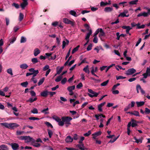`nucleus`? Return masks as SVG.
I'll return each instance as SVG.
<instances>
[{
  "mask_svg": "<svg viewBox=\"0 0 150 150\" xmlns=\"http://www.w3.org/2000/svg\"><path fill=\"white\" fill-rule=\"evenodd\" d=\"M45 124L48 127H50L51 128H53V127L52 124L49 122H45Z\"/></svg>",
  "mask_w": 150,
  "mask_h": 150,
  "instance_id": "44",
  "label": "nucleus"
},
{
  "mask_svg": "<svg viewBox=\"0 0 150 150\" xmlns=\"http://www.w3.org/2000/svg\"><path fill=\"white\" fill-rule=\"evenodd\" d=\"M7 72L11 76L13 75L12 70L11 68H10L7 69Z\"/></svg>",
  "mask_w": 150,
  "mask_h": 150,
  "instance_id": "37",
  "label": "nucleus"
},
{
  "mask_svg": "<svg viewBox=\"0 0 150 150\" xmlns=\"http://www.w3.org/2000/svg\"><path fill=\"white\" fill-rule=\"evenodd\" d=\"M67 81V79L66 78H64L61 81V83L62 84H64Z\"/></svg>",
  "mask_w": 150,
  "mask_h": 150,
  "instance_id": "64",
  "label": "nucleus"
},
{
  "mask_svg": "<svg viewBox=\"0 0 150 150\" xmlns=\"http://www.w3.org/2000/svg\"><path fill=\"white\" fill-rule=\"evenodd\" d=\"M49 108H47L45 109H43L42 110L41 112L45 114H48L49 113Z\"/></svg>",
  "mask_w": 150,
  "mask_h": 150,
  "instance_id": "24",
  "label": "nucleus"
},
{
  "mask_svg": "<svg viewBox=\"0 0 150 150\" xmlns=\"http://www.w3.org/2000/svg\"><path fill=\"white\" fill-rule=\"evenodd\" d=\"M140 23H139L137 24L136 26H137V29H140V28H143L145 27V25H140Z\"/></svg>",
  "mask_w": 150,
  "mask_h": 150,
  "instance_id": "35",
  "label": "nucleus"
},
{
  "mask_svg": "<svg viewBox=\"0 0 150 150\" xmlns=\"http://www.w3.org/2000/svg\"><path fill=\"white\" fill-rule=\"evenodd\" d=\"M128 12V11L127 10H125L123 12L121 13L118 16H121L122 17H128L129 16V14H128L127 15V13Z\"/></svg>",
  "mask_w": 150,
  "mask_h": 150,
  "instance_id": "11",
  "label": "nucleus"
},
{
  "mask_svg": "<svg viewBox=\"0 0 150 150\" xmlns=\"http://www.w3.org/2000/svg\"><path fill=\"white\" fill-rule=\"evenodd\" d=\"M109 82V80H107L106 81H105L103 83H102L100 84V86H105Z\"/></svg>",
  "mask_w": 150,
  "mask_h": 150,
  "instance_id": "42",
  "label": "nucleus"
},
{
  "mask_svg": "<svg viewBox=\"0 0 150 150\" xmlns=\"http://www.w3.org/2000/svg\"><path fill=\"white\" fill-rule=\"evenodd\" d=\"M84 137H81L80 138V140L79 142V144L82 143V142L84 139Z\"/></svg>",
  "mask_w": 150,
  "mask_h": 150,
  "instance_id": "61",
  "label": "nucleus"
},
{
  "mask_svg": "<svg viewBox=\"0 0 150 150\" xmlns=\"http://www.w3.org/2000/svg\"><path fill=\"white\" fill-rule=\"evenodd\" d=\"M101 132L100 131L96 132L92 134L93 138L94 139H96V137L100 135L101 134Z\"/></svg>",
  "mask_w": 150,
  "mask_h": 150,
  "instance_id": "13",
  "label": "nucleus"
},
{
  "mask_svg": "<svg viewBox=\"0 0 150 150\" xmlns=\"http://www.w3.org/2000/svg\"><path fill=\"white\" fill-rule=\"evenodd\" d=\"M64 67H61L60 69H58V68H57V74H59L62 72V71L64 69Z\"/></svg>",
  "mask_w": 150,
  "mask_h": 150,
  "instance_id": "33",
  "label": "nucleus"
},
{
  "mask_svg": "<svg viewBox=\"0 0 150 150\" xmlns=\"http://www.w3.org/2000/svg\"><path fill=\"white\" fill-rule=\"evenodd\" d=\"M47 131L49 137L50 138H51L53 134V132L51 130L48 129H47Z\"/></svg>",
  "mask_w": 150,
  "mask_h": 150,
  "instance_id": "38",
  "label": "nucleus"
},
{
  "mask_svg": "<svg viewBox=\"0 0 150 150\" xmlns=\"http://www.w3.org/2000/svg\"><path fill=\"white\" fill-rule=\"evenodd\" d=\"M105 104V102H104L98 105V110L99 111L101 112L102 111V107Z\"/></svg>",
  "mask_w": 150,
  "mask_h": 150,
  "instance_id": "14",
  "label": "nucleus"
},
{
  "mask_svg": "<svg viewBox=\"0 0 150 150\" xmlns=\"http://www.w3.org/2000/svg\"><path fill=\"white\" fill-rule=\"evenodd\" d=\"M28 84V83L27 81L23 82L21 83V85L23 87H26Z\"/></svg>",
  "mask_w": 150,
  "mask_h": 150,
  "instance_id": "39",
  "label": "nucleus"
},
{
  "mask_svg": "<svg viewBox=\"0 0 150 150\" xmlns=\"http://www.w3.org/2000/svg\"><path fill=\"white\" fill-rule=\"evenodd\" d=\"M113 10V8L110 7H106L104 10L105 12H110L112 11Z\"/></svg>",
  "mask_w": 150,
  "mask_h": 150,
  "instance_id": "27",
  "label": "nucleus"
},
{
  "mask_svg": "<svg viewBox=\"0 0 150 150\" xmlns=\"http://www.w3.org/2000/svg\"><path fill=\"white\" fill-rule=\"evenodd\" d=\"M73 141V138L70 136H68L67 137L65 141L67 143L71 142Z\"/></svg>",
  "mask_w": 150,
  "mask_h": 150,
  "instance_id": "16",
  "label": "nucleus"
},
{
  "mask_svg": "<svg viewBox=\"0 0 150 150\" xmlns=\"http://www.w3.org/2000/svg\"><path fill=\"white\" fill-rule=\"evenodd\" d=\"M77 146L81 150H85V147L84 146V144H78Z\"/></svg>",
  "mask_w": 150,
  "mask_h": 150,
  "instance_id": "26",
  "label": "nucleus"
},
{
  "mask_svg": "<svg viewBox=\"0 0 150 150\" xmlns=\"http://www.w3.org/2000/svg\"><path fill=\"white\" fill-rule=\"evenodd\" d=\"M132 115H134L136 116H139V112L137 111H134L133 112Z\"/></svg>",
  "mask_w": 150,
  "mask_h": 150,
  "instance_id": "46",
  "label": "nucleus"
},
{
  "mask_svg": "<svg viewBox=\"0 0 150 150\" xmlns=\"http://www.w3.org/2000/svg\"><path fill=\"white\" fill-rule=\"evenodd\" d=\"M20 68L23 69H27L28 67V66L26 63H23L21 64L20 65Z\"/></svg>",
  "mask_w": 150,
  "mask_h": 150,
  "instance_id": "18",
  "label": "nucleus"
},
{
  "mask_svg": "<svg viewBox=\"0 0 150 150\" xmlns=\"http://www.w3.org/2000/svg\"><path fill=\"white\" fill-rule=\"evenodd\" d=\"M136 103L137 105V106L138 107L144 105L145 103L144 101H140L138 102L137 101L136 102Z\"/></svg>",
  "mask_w": 150,
  "mask_h": 150,
  "instance_id": "28",
  "label": "nucleus"
},
{
  "mask_svg": "<svg viewBox=\"0 0 150 150\" xmlns=\"http://www.w3.org/2000/svg\"><path fill=\"white\" fill-rule=\"evenodd\" d=\"M24 18L23 14L21 13H19V20L20 21H22Z\"/></svg>",
  "mask_w": 150,
  "mask_h": 150,
  "instance_id": "36",
  "label": "nucleus"
},
{
  "mask_svg": "<svg viewBox=\"0 0 150 150\" xmlns=\"http://www.w3.org/2000/svg\"><path fill=\"white\" fill-rule=\"evenodd\" d=\"M25 141V142L27 143L30 142H31V143H34L35 140L33 138L30 137L29 136H26Z\"/></svg>",
  "mask_w": 150,
  "mask_h": 150,
  "instance_id": "7",
  "label": "nucleus"
},
{
  "mask_svg": "<svg viewBox=\"0 0 150 150\" xmlns=\"http://www.w3.org/2000/svg\"><path fill=\"white\" fill-rule=\"evenodd\" d=\"M0 124L11 129H14L19 126V125L14 123H8L7 122H3L1 123Z\"/></svg>",
  "mask_w": 150,
  "mask_h": 150,
  "instance_id": "1",
  "label": "nucleus"
},
{
  "mask_svg": "<svg viewBox=\"0 0 150 150\" xmlns=\"http://www.w3.org/2000/svg\"><path fill=\"white\" fill-rule=\"evenodd\" d=\"M62 122L63 123V125L65 124L67 127L69 125H71L70 121L72 120V118L70 117H62Z\"/></svg>",
  "mask_w": 150,
  "mask_h": 150,
  "instance_id": "2",
  "label": "nucleus"
},
{
  "mask_svg": "<svg viewBox=\"0 0 150 150\" xmlns=\"http://www.w3.org/2000/svg\"><path fill=\"white\" fill-rule=\"evenodd\" d=\"M136 90L137 93H139V91L140 90L141 93L142 95H144L145 94V91L141 88V86L139 84L137 85L136 86Z\"/></svg>",
  "mask_w": 150,
  "mask_h": 150,
  "instance_id": "10",
  "label": "nucleus"
},
{
  "mask_svg": "<svg viewBox=\"0 0 150 150\" xmlns=\"http://www.w3.org/2000/svg\"><path fill=\"white\" fill-rule=\"evenodd\" d=\"M31 112L33 114H37L38 113V110L36 108L33 109V110L31 111Z\"/></svg>",
  "mask_w": 150,
  "mask_h": 150,
  "instance_id": "49",
  "label": "nucleus"
},
{
  "mask_svg": "<svg viewBox=\"0 0 150 150\" xmlns=\"http://www.w3.org/2000/svg\"><path fill=\"white\" fill-rule=\"evenodd\" d=\"M49 92L47 91H45L43 92H42L40 93V95L43 97H46L48 95Z\"/></svg>",
  "mask_w": 150,
  "mask_h": 150,
  "instance_id": "20",
  "label": "nucleus"
},
{
  "mask_svg": "<svg viewBox=\"0 0 150 150\" xmlns=\"http://www.w3.org/2000/svg\"><path fill=\"white\" fill-rule=\"evenodd\" d=\"M91 134V130H89L88 132L83 134V135L85 137H88Z\"/></svg>",
  "mask_w": 150,
  "mask_h": 150,
  "instance_id": "54",
  "label": "nucleus"
},
{
  "mask_svg": "<svg viewBox=\"0 0 150 150\" xmlns=\"http://www.w3.org/2000/svg\"><path fill=\"white\" fill-rule=\"evenodd\" d=\"M26 41V39L23 37H21L20 42L21 43L25 42Z\"/></svg>",
  "mask_w": 150,
  "mask_h": 150,
  "instance_id": "51",
  "label": "nucleus"
},
{
  "mask_svg": "<svg viewBox=\"0 0 150 150\" xmlns=\"http://www.w3.org/2000/svg\"><path fill=\"white\" fill-rule=\"evenodd\" d=\"M148 10L147 12H144L142 13H139L137 15V16L138 17H140L141 16H143L144 17H147L148 15H150V8H146Z\"/></svg>",
  "mask_w": 150,
  "mask_h": 150,
  "instance_id": "5",
  "label": "nucleus"
},
{
  "mask_svg": "<svg viewBox=\"0 0 150 150\" xmlns=\"http://www.w3.org/2000/svg\"><path fill=\"white\" fill-rule=\"evenodd\" d=\"M70 14L75 17H77L78 15L76 14V12L73 10H71L69 12Z\"/></svg>",
  "mask_w": 150,
  "mask_h": 150,
  "instance_id": "32",
  "label": "nucleus"
},
{
  "mask_svg": "<svg viewBox=\"0 0 150 150\" xmlns=\"http://www.w3.org/2000/svg\"><path fill=\"white\" fill-rule=\"evenodd\" d=\"M40 51L38 48H35L34 50V55L35 56H37L40 53Z\"/></svg>",
  "mask_w": 150,
  "mask_h": 150,
  "instance_id": "22",
  "label": "nucleus"
},
{
  "mask_svg": "<svg viewBox=\"0 0 150 150\" xmlns=\"http://www.w3.org/2000/svg\"><path fill=\"white\" fill-rule=\"evenodd\" d=\"M91 68L92 70H91V72L92 74L96 77H98V76L94 73V67H92Z\"/></svg>",
  "mask_w": 150,
  "mask_h": 150,
  "instance_id": "55",
  "label": "nucleus"
},
{
  "mask_svg": "<svg viewBox=\"0 0 150 150\" xmlns=\"http://www.w3.org/2000/svg\"><path fill=\"white\" fill-rule=\"evenodd\" d=\"M126 78V77H124L122 76H116V79L117 80L120 79H125Z\"/></svg>",
  "mask_w": 150,
  "mask_h": 150,
  "instance_id": "63",
  "label": "nucleus"
},
{
  "mask_svg": "<svg viewBox=\"0 0 150 150\" xmlns=\"http://www.w3.org/2000/svg\"><path fill=\"white\" fill-rule=\"evenodd\" d=\"M11 146L13 150H17L19 147L18 144L17 143L11 144Z\"/></svg>",
  "mask_w": 150,
  "mask_h": 150,
  "instance_id": "15",
  "label": "nucleus"
},
{
  "mask_svg": "<svg viewBox=\"0 0 150 150\" xmlns=\"http://www.w3.org/2000/svg\"><path fill=\"white\" fill-rule=\"evenodd\" d=\"M29 71L30 72H32L33 76L32 77V79H34L35 77L39 73V71L38 70H35L34 68H31L29 69Z\"/></svg>",
  "mask_w": 150,
  "mask_h": 150,
  "instance_id": "6",
  "label": "nucleus"
},
{
  "mask_svg": "<svg viewBox=\"0 0 150 150\" xmlns=\"http://www.w3.org/2000/svg\"><path fill=\"white\" fill-rule=\"evenodd\" d=\"M122 28L124 29H126V32L127 33H129V32L130 30L132 29V28L129 26H123Z\"/></svg>",
  "mask_w": 150,
  "mask_h": 150,
  "instance_id": "12",
  "label": "nucleus"
},
{
  "mask_svg": "<svg viewBox=\"0 0 150 150\" xmlns=\"http://www.w3.org/2000/svg\"><path fill=\"white\" fill-rule=\"evenodd\" d=\"M130 104H129L127 106H126L124 109L125 111H126L130 108Z\"/></svg>",
  "mask_w": 150,
  "mask_h": 150,
  "instance_id": "58",
  "label": "nucleus"
},
{
  "mask_svg": "<svg viewBox=\"0 0 150 150\" xmlns=\"http://www.w3.org/2000/svg\"><path fill=\"white\" fill-rule=\"evenodd\" d=\"M24 133V132L23 131H16V134L18 135H20L23 134V133Z\"/></svg>",
  "mask_w": 150,
  "mask_h": 150,
  "instance_id": "56",
  "label": "nucleus"
},
{
  "mask_svg": "<svg viewBox=\"0 0 150 150\" xmlns=\"http://www.w3.org/2000/svg\"><path fill=\"white\" fill-rule=\"evenodd\" d=\"M31 61L33 64H35L38 62V60L36 58H34L31 59Z\"/></svg>",
  "mask_w": 150,
  "mask_h": 150,
  "instance_id": "43",
  "label": "nucleus"
},
{
  "mask_svg": "<svg viewBox=\"0 0 150 150\" xmlns=\"http://www.w3.org/2000/svg\"><path fill=\"white\" fill-rule=\"evenodd\" d=\"M1 149V150H9L8 147L4 144H2L0 145Z\"/></svg>",
  "mask_w": 150,
  "mask_h": 150,
  "instance_id": "23",
  "label": "nucleus"
},
{
  "mask_svg": "<svg viewBox=\"0 0 150 150\" xmlns=\"http://www.w3.org/2000/svg\"><path fill=\"white\" fill-rule=\"evenodd\" d=\"M144 112L146 114H149L150 113V110L147 108H145Z\"/></svg>",
  "mask_w": 150,
  "mask_h": 150,
  "instance_id": "62",
  "label": "nucleus"
},
{
  "mask_svg": "<svg viewBox=\"0 0 150 150\" xmlns=\"http://www.w3.org/2000/svg\"><path fill=\"white\" fill-rule=\"evenodd\" d=\"M75 86L74 85L70 86L67 87V90L69 91H71L75 89Z\"/></svg>",
  "mask_w": 150,
  "mask_h": 150,
  "instance_id": "31",
  "label": "nucleus"
},
{
  "mask_svg": "<svg viewBox=\"0 0 150 150\" xmlns=\"http://www.w3.org/2000/svg\"><path fill=\"white\" fill-rule=\"evenodd\" d=\"M92 33V31L91 29H90L89 31V32L86 35V38H85V40H89V38L90 37V36Z\"/></svg>",
  "mask_w": 150,
  "mask_h": 150,
  "instance_id": "21",
  "label": "nucleus"
},
{
  "mask_svg": "<svg viewBox=\"0 0 150 150\" xmlns=\"http://www.w3.org/2000/svg\"><path fill=\"white\" fill-rule=\"evenodd\" d=\"M37 99L36 98H35L34 99H33L32 98H30L29 100H28L27 101H29L30 103H32L34 101L36 100Z\"/></svg>",
  "mask_w": 150,
  "mask_h": 150,
  "instance_id": "50",
  "label": "nucleus"
},
{
  "mask_svg": "<svg viewBox=\"0 0 150 150\" xmlns=\"http://www.w3.org/2000/svg\"><path fill=\"white\" fill-rule=\"evenodd\" d=\"M49 66L48 65H47L45 66L43 69V70L44 71H46L49 69Z\"/></svg>",
  "mask_w": 150,
  "mask_h": 150,
  "instance_id": "53",
  "label": "nucleus"
},
{
  "mask_svg": "<svg viewBox=\"0 0 150 150\" xmlns=\"http://www.w3.org/2000/svg\"><path fill=\"white\" fill-rule=\"evenodd\" d=\"M44 80L45 78L44 77H43L41 79H40L38 83V85L39 86L42 85V83H43Z\"/></svg>",
  "mask_w": 150,
  "mask_h": 150,
  "instance_id": "34",
  "label": "nucleus"
},
{
  "mask_svg": "<svg viewBox=\"0 0 150 150\" xmlns=\"http://www.w3.org/2000/svg\"><path fill=\"white\" fill-rule=\"evenodd\" d=\"M89 66L88 65H86L85 67L83 69V71L88 74L90 73V71L88 69Z\"/></svg>",
  "mask_w": 150,
  "mask_h": 150,
  "instance_id": "25",
  "label": "nucleus"
},
{
  "mask_svg": "<svg viewBox=\"0 0 150 150\" xmlns=\"http://www.w3.org/2000/svg\"><path fill=\"white\" fill-rule=\"evenodd\" d=\"M136 72L135 69L133 68L129 69L126 71V74L127 75H132Z\"/></svg>",
  "mask_w": 150,
  "mask_h": 150,
  "instance_id": "9",
  "label": "nucleus"
},
{
  "mask_svg": "<svg viewBox=\"0 0 150 150\" xmlns=\"http://www.w3.org/2000/svg\"><path fill=\"white\" fill-rule=\"evenodd\" d=\"M134 139L135 140V142L137 143H141L142 142V138L137 139L136 137H134Z\"/></svg>",
  "mask_w": 150,
  "mask_h": 150,
  "instance_id": "29",
  "label": "nucleus"
},
{
  "mask_svg": "<svg viewBox=\"0 0 150 150\" xmlns=\"http://www.w3.org/2000/svg\"><path fill=\"white\" fill-rule=\"evenodd\" d=\"M115 64H112L111 65H110L109 66H108V67L107 66V68L105 70V72H107L108 71V70L111 67H112L113 66H114L115 65Z\"/></svg>",
  "mask_w": 150,
  "mask_h": 150,
  "instance_id": "48",
  "label": "nucleus"
},
{
  "mask_svg": "<svg viewBox=\"0 0 150 150\" xmlns=\"http://www.w3.org/2000/svg\"><path fill=\"white\" fill-rule=\"evenodd\" d=\"M83 85L81 83H80L78 84L76 86V88L77 89H80L82 87Z\"/></svg>",
  "mask_w": 150,
  "mask_h": 150,
  "instance_id": "52",
  "label": "nucleus"
},
{
  "mask_svg": "<svg viewBox=\"0 0 150 150\" xmlns=\"http://www.w3.org/2000/svg\"><path fill=\"white\" fill-rule=\"evenodd\" d=\"M94 37V38L93 40V41L94 43H96L98 42V38H97V36H95Z\"/></svg>",
  "mask_w": 150,
  "mask_h": 150,
  "instance_id": "60",
  "label": "nucleus"
},
{
  "mask_svg": "<svg viewBox=\"0 0 150 150\" xmlns=\"http://www.w3.org/2000/svg\"><path fill=\"white\" fill-rule=\"evenodd\" d=\"M52 118L58 122L59 125L60 126H63V123L62 122V120L61 121V119L59 117L55 115H53L52 117Z\"/></svg>",
  "mask_w": 150,
  "mask_h": 150,
  "instance_id": "4",
  "label": "nucleus"
},
{
  "mask_svg": "<svg viewBox=\"0 0 150 150\" xmlns=\"http://www.w3.org/2000/svg\"><path fill=\"white\" fill-rule=\"evenodd\" d=\"M80 47L79 45H78L76 47L74 48L72 50V54L74 53L75 52L77 51L78 50L79 48Z\"/></svg>",
  "mask_w": 150,
  "mask_h": 150,
  "instance_id": "41",
  "label": "nucleus"
},
{
  "mask_svg": "<svg viewBox=\"0 0 150 150\" xmlns=\"http://www.w3.org/2000/svg\"><path fill=\"white\" fill-rule=\"evenodd\" d=\"M92 47V44H90L87 48V50L88 51H89L91 50Z\"/></svg>",
  "mask_w": 150,
  "mask_h": 150,
  "instance_id": "57",
  "label": "nucleus"
},
{
  "mask_svg": "<svg viewBox=\"0 0 150 150\" xmlns=\"http://www.w3.org/2000/svg\"><path fill=\"white\" fill-rule=\"evenodd\" d=\"M28 4L27 1H23V2L21 4V8L23 9H24L25 7Z\"/></svg>",
  "mask_w": 150,
  "mask_h": 150,
  "instance_id": "30",
  "label": "nucleus"
},
{
  "mask_svg": "<svg viewBox=\"0 0 150 150\" xmlns=\"http://www.w3.org/2000/svg\"><path fill=\"white\" fill-rule=\"evenodd\" d=\"M138 0H134L129 2V4L131 5L136 4L138 2Z\"/></svg>",
  "mask_w": 150,
  "mask_h": 150,
  "instance_id": "40",
  "label": "nucleus"
},
{
  "mask_svg": "<svg viewBox=\"0 0 150 150\" xmlns=\"http://www.w3.org/2000/svg\"><path fill=\"white\" fill-rule=\"evenodd\" d=\"M69 42V41L67 39L65 40V41H63L62 42V48L63 49H64L66 45H68Z\"/></svg>",
  "mask_w": 150,
  "mask_h": 150,
  "instance_id": "17",
  "label": "nucleus"
},
{
  "mask_svg": "<svg viewBox=\"0 0 150 150\" xmlns=\"http://www.w3.org/2000/svg\"><path fill=\"white\" fill-rule=\"evenodd\" d=\"M63 22L66 24H69L72 26L74 25L75 23L74 21H71L67 18H64L63 19Z\"/></svg>",
  "mask_w": 150,
  "mask_h": 150,
  "instance_id": "8",
  "label": "nucleus"
},
{
  "mask_svg": "<svg viewBox=\"0 0 150 150\" xmlns=\"http://www.w3.org/2000/svg\"><path fill=\"white\" fill-rule=\"evenodd\" d=\"M88 92L90 93H88V96L91 98H93V97H96L100 94V92L96 93L93 91L91 89H88Z\"/></svg>",
  "mask_w": 150,
  "mask_h": 150,
  "instance_id": "3",
  "label": "nucleus"
},
{
  "mask_svg": "<svg viewBox=\"0 0 150 150\" xmlns=\"http://www.w3.org/2000/svg\"><path fill=\"white\" fill-rule=\"evenodd\" d=\"M32 144L33 146L37 147H39L40 146V144L36 143L35 141L34 143H32Z\"/></svg>",
  "mask_w": 150,
  "mask_h": 150,
  "instance_id": "47",
  "label": "nucleus"
},
{
  "mask_svg": "<svg viewBox=\"0 0 150 150\" xmlns=\"http://www.w3.org/2000/svg\"><path fill=\"white\" fill-rule=\"evenodd\" d=\"M99 32L100 33L98 35L99 37L100 38V39H101V37L105 35V33L101 28H100Z\"/></svg>",
  "mask_w": 150,
  "mask_h": 150,
  "instance_id": "19",
  "label": "nucleus"
},
{
  "mask_svg": "<svg viewBox=\"0 0 150 150\" xmlns=\"http://www.w3.org/2000/svg\"><path fill=\"white\" fill-rule=\"evenodd\" d=\"M119 136V135H118L117 137H115L113 140H111L109 142V143H112L115 142L116 140L118 139Z\"/></svg>",
  "mask_w": 150,
  "mask_h": 150,
  "instance_id": "59",
  "label": "nucleus"
},
{
  "mask_svg": "<svg viewBox=\"0 0 150 150\" xmlns=\"http://www.w3.org/2000/svg\"><path fill=\"white\" fill-rule=\"evenodd\" d=\"M62 78V76L60 75L57 77V78L55 79V81L56 82H59L60 81Z\"/></svg>",
  "mask_w": 150,
  "mask_h": 150,
  "instance_id": "45",
  "label": "nucleus"
}]
</instances>
